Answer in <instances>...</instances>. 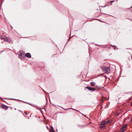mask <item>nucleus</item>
<instances>
[{
    "instance_id": "obj_1",
    "label": "nucleus",
    "mask_w": 132,
    "mask_h": 132,
    "mask_svg": "<svg viewBox=\"0 0 132 132\" xmlns=\"http://www.w3.org/2000/svg\"><path fill=\"white\" fill-rule=\"evenodd\" d=\"M111 120L106 121V120L102 121L100 124V129H104V127L106 125H108L111 123Z\"/></svg>"
},
{
    "instance_id": "obj_2",
    "label": "nucleus",
    "mask_w": 132,
    "mask_h": 132,
    "mask_svg": "<svg viewBox=\"0 0 132 132\" xmlns=\"http://www.w3.org/2000/svg\"><path fill=\"white\" fill-rule=\"evenodd\" d=\"M0 38L2 40H4L5 41L8 43H10L11 41V39L9 37L1 34H0Z\"/></svg>"
},
{
    "instance_id": "obj_3",
    "label": "nucleus",
    "mask_w": 132,
    "mask_h": 132,
    "mask_svg": "<svg viewBox=\"0 0 132 132\" xmlns=\"http://www.w3.org/2000/svg\"><path fill=\"white\" fill-rule=\"evenodd\" d=\"M102 69L103 71H105V73L107 74H108L110 72V69L109 67L103 66L102 67Z\"/></svg>"
},
{
    "instance_id": "obj_4",
    "label": "nucleus",
    "mask_w": 132,
    "mask_h": 132,
    "mask_svg": "<svg viewBox=\"0 0 132 132\" xmlns=\"http://www.w3.org/2000/svg\"><path fill=\"white\" fill-rule=\"evenodd\" d=\"M2 108L5 110H7L9 108V107L6 106L5 105L2 104L1 105Z\"/></svg>"
},
{
    "instance_id": "obj_5",
    "label": "nucleus",
    "mask_w": 132,
    "mask_h": 132,
    "mask_svg": "<svg viewBox=\"0 0 132 132\" xmlns=\"http://www.w3.org/2000/svg\"><path fill=\"white\" fill-rule=\"evenodd\" d=\"M86 88L90 90L94 91L96 90L95 88H92L89 87H87Z\"/></svg>"
},
{
    "instance_id": "obj_6",
    "label": "nucleus",
    "mask_w": 132,
    "mask_h": 132,
    "mask_svg": "<svg viewBox=\"0 0 132 132\" xmlns=\"http://www.w3.org/2000/svg\"><path fill=\"white\" fill-rule=\"evenodd\" d=\"M25 55L26 57H27L29 58H30L31 57V56L30 54L29 53H26L25 54Z\"/></svg>"
},
{
    "instance_id": "obj_7",
    "label": "nucleus",
    "mask_w": 132,
    "mask_h": 132,
    "mask_svg": "<svg viewBox=\"0 0 132 132\" xmlns=\"http://www.w3.org/2000/svg\"><path fill=\"white\" fill-rule=\"evenodd\" d=\"M127 125L126 124L124 125L122 127V128L126 130L127 128Z\"/></svg>"
},
{
    "instance_id": "obj_8",
    "label": "nucleus",
    "mask_w": 132,
    "mask_h": 132,
    "mask_svg": "<svg viewBox=\"0 0 132 132\" xmlns=\"http://www.w3.org/2000/svg\"><path fill=\"white\" fill-rule=\"evenodd\" d=\"M20 55L21 56H23L24 55L25 53L24 52L22 51H20Z\"/></svg>"
},
{
    "instance_id": "obj_9",
    "label": "nucleus",
    "mask_w": 132,
    "mask_h": 132,
    "mask_svg": "<svg viewBox=\"0 0 132 132\" xmlns=\"http://www.w3.org/2000/svg\"><path fill=\"white\" fill-rule=\"evenodd\" d=\"M125 130L124 129L122 128H121L120 129V132H124Z\"/></svg>"
},
{
    "instance_id": "obj_10",
    "label": "nucleus",
    "mask_w": 132,
    "mask_h": 132,
    "mask_svg": "<svg viewBox=\"0 0 132 132\" xmlns=\"http://www.w3.org/2000/svg\"><path fill=\"white\" fill-rule=\"evenodd\" d=\"M91 86H94L95 85V83L94 82H92L90 83Z\"/></svg>"
},
{
    "instance_id": "obj_11",
    "label": "nucleus",
    "mask_w": 132,
    "mask_h": 132,
    "mask_svg": "<svg viewBox=\"0 0 132 132\" xmlns=\"http://www.w3.org/2000/svg\"><path fill=\"white\" fill-rule=\"evenodd\" d=\"M51 132H55L54 130H53V128L52 129H51Z\"/></svg>"
},
{
    "instance_id": "obj_12",
    "label": "nucleus",
    "mask_w": 132,
    "mask_h": 132,
    "mask_svg": "<svg viewBox=\"0 0 132 132\" xmlns=\"http://www.w3.org/2000/svg\"><path fill=\"white\" fill-rule=\"evenodd\" d=\"M114 1H111L110 2L111 3V5H112V3L113 2H114Z\"/></svg>"
},
{
    "instance_id": "obj_13",
    "label": "nucleus",
    "mask_w": 132,
    "mask_h": 132,
    "mask_svg": "<svg viewBox=\"0 0 132 132\" xmlns=\"http://www.w3.org/2000/svg\"><path fill=\"white\" fill-rule=\"evenodd\" d=\"M25 102L27 103H28V104H30V105H31V104H30V103H28V102Z\"/></svg>"
},
{
    "instance_id": "obj_14",
    "label": "nucleus",
    "mask_w": 132,
    "mask_h": 132,
    "mask_svg": "<svg viewBox=\"0 0 132 132\" xmlns=\"http://www.w3.org/2000/svg\"><path fill=\"white\" fill-rule=\"evenodd\" d=\"M131 106H132V101H131Z\"/></svg>"
},
{
    "instance_id": "obj_15",
    "label": "nucleus",
    "mask_w": 132,
    "mask_h": 132,
    "mask_svg": "<svg viewBox=\"0 0 132 132\" xmlns=\"http://www.w3.org/2000/svg\"><path fill=\"white\" fill-rule=\"evenodd\" d=\"M71 109H72L73 110H76H76H74L72 108Z\"/></svg>"
},
{
    "instance_id": "obj_16",
    "label": "nucleus",
    "mask_w": 132,
    "mask_h": 132,
    "mask_svg": "<svg viewBox=\"0 0 132 132\" xmlns=\"http://www.w3.org/2000/svg\"><path fill=\"white\" fill-rule=\"evenodd\" d=\"M2 34H4V33H2Z\"/></svg>"
},
{
    "instance_id": "obj_17",
    "label": "nucleus",
    "mask_w": 132,
    "mask_h": 132,
    "mask_svg": "<svg viewBox=\"0 0 132 132\" xmlns=\"http://www.w3.org/2000/svg\"><path fill=\"white\" fill-rule=\"evenodd\" d=\"M24 113H25V114H26V113L25 112H24Z\"/></svg>"
},
{
    "instance_id": "obj_18",
    "label": "nucleus",
    "mask_w": 132,
    "mask_h": 132,
    "mask_svg": "<svg viewBox=\"0 0 132 132\" xmlns=\"http://www.w3.org/2000/svg\"><path fill=\"white\" fill-rule=\"evenodd\" d=\"M15 110H16V109H15Z\"/></svg>"
},
{
    "instance_id": "obj_19",
    "label": "nucleus",
    "mask_w": 132,
    "mask_h": 132,
    "mask_svg": "<svg viewBox=\"0 0 132 132\" xmlns=\"http://www.w3.org/2000/svg\"><path fill=\"white\" fill-rule=\"evenodd\" d=\"M47 128H48L47 127Z\"/></svg>"
},
{
    "instance_id": "obj_20",
    "label": "nucleus",
    "mask_w": 132,
    "mask_h": 132,
    "mask_svg": "<svg viewBox=\"0 0 132 132\" xmlns=\"http://www.w3.org/2000/svg\"><path fill=\"white\" fill-rule=\"evenodd\" d=\"M69 40V39H68V41Z\"/></svg>"
}]
</instances>
